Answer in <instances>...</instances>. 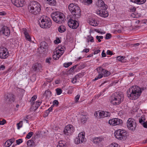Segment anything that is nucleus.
<instances>
[{
	"label": "nucleus",
	"mask_w": 147,
	"mask_h": 147,
	"mask_svg": "<svg viewBox=\"0 0 147 147\" xmlns=\"http://www.w3.org/2000/svg\"><path fill=\"white\" fill-rule=\"evenodd\" d=\"M145 89L146 88H140L138 86H133L127 91V96L130 99H136L141 95L142 91Z\"/></svg>",
	"instance_id": "nucleus-1"
},
{
	"label": "nucleus",
	"mask_w": 147,
	"mask_h": 147,
	"mask_svg": "<svg viewBox=\"0 0 147 147\" xmlns=\"http://www.w3.org/2000/svg\"><path fill=\"white\" fill-rule=\"evenodd\" d=\"M68 8L73 18L76 19L80 18L81 15V10L78 5L71 3L69 5Z\"/></svg>",
	"instance_id": "nucleus-2"
},
{
	"label": "nucleus",
	"mask_w": 147,
	"mask_h": 147,
	"mask_svg": "<svg viewBox=\"0 0 147 147\" xmlns=\"http://www.w3.org/2000/svg\"><path fill=\"white\" fill-rule=\"evenodd\" d=\"M28 9L30 13L34 15L39 14L41 11V6L37 2L33 1L30 2L28 6Z\"/></svg>",
	"instance_id": "nucleus-3"
},
{
	"label": "nucleus",
	"mask_w": 147,
	"mask_h": 147,
	"mask_svg": "<svg viewBox=\"0 0 147 147\" xmlns=\"http://www.w3.org/2000/svg\"><path fill=\"white\" fill-rule=\"evenodd\" d=\"M123 99L124 96L122 93L115 92L110 102L113 105H119L123 101Z\"/></svg>",
	"instance_id": "nucleus-4"
},
{
	"label": "nucleus",
	"mask_w": 147,
	"mask_h": 147,
	"mask_svg": "<svg viewBox=\"0 0 147 147\" xmlns=\"http://www.w3.org/2000/svg\"><path fill=\"white\" fill-rule=\"evenodd\" d=\"M51 17L53 20L56 23L61 24L64 22V15L60 12H55L52 13Z\"/></svg>",
	"instance_id": "nucleus-5"
},
{
	"label": "nucleus",
	"mask_w": 147,
	"mask_h": 147,
	"mask_svg": "<svg viewBox=\"0 0 147 147\" xmlns=\"http://www.w3.org/2000/svg\"><path fill=\"white\" fill-rule=\"evenodd\" d=\"M96 70L99 74L93 80V81H95L101 78L103 76L105 77H107L110 74L109 71L104 69L101 67H97L96 68Z\"/></svg>",
	"instance_id": "nucleus-6"
},
{
	"label": "nucleus",
	"mask_w": 147,
	"mask_h": 147,
	"mask_svg": "<svg viewBox=\"0 0 147 147\" xmlns=\"http://www.w3.org/2000/svg\"><path fill=\"white\" fill-rule=\"evenodd\" d=\"M114 135L117 139L123 140H125L127 137L126 131L124 129L117 130L114 133Z\"/></svg>",
	"instance_id": "nucleus-7"
},
{
	"label": "nucleus",
	"mask_w": 147,
	"mask_h": 147,
	"mask_svg": "<svg viewBox=\"0 0 147 147\" xmlns=\"http://www.w3.org/2000/svg\"><path fill=\"white\" fill-rule=\"evenodd\" d=\"M37 97V96L36 95H34L31 98L30 100V102L31 104V106L30 109L31 111H35L41 103V102L38 101H37L35 103L34 102Z\"/></svg>",
	"instance_id": "nucleus-8"
},
{
	"label": "nucleus",
	"mask_w": 147,
	"mask_h": 147,
	"mask_svg": "<svg viewBox=\"0 0 147 147\" xmlns=\"http://www.w3.org/2000/svg\"><path fill=\"white\" fill-rule=\"evenodd\" d=\"M40 26L42 28H49L51 26L52 22L49 18H47V19H42L40 22H39Z\"/></svg>",
	"instance_id": "nucleus-9"
},
{
	"label": "nucleus",
	"mask_w": 147,
	"mask_h": 147,
	"mask_svg": "<svg viewBox=\"0 0 147 147\" xmlns=\"http://www.w3.org/2000/svg\"><path fill=\"white\" fill-rule=\"evenodd\" d=\"M78 20L72 17V18H70L68 22V25L69 27L72 29H76L77 28L79 25V23L77 21Z\"/></svg>",
	"instance_id": "nucleus-10"
},
{
	"label": "nucleus",
	"mask_w": 147,
	"mask_h": 147,
	"mask_svg": "<svg viewBox=\"0 0 147 147\" xmlns=\"http://www.w3.org/2000/svg\"><path fill=\"white\" fill-rule=\"evenodd\" d=\"M127 126L129 129L134 131L136 126V121L133 118H129L127 121Z\"/></svg>",
	"instance_id": "nucleus-11"
},
{
	"label": "nucleus",
	"mask_w": 147,
	"mask_h": 147,
	"mask_svg": "<svg viewBox=\"0 0 147 147\" xmlns=\"http://www.w3.org/2000/svg\"><path fill=\"white\" fill-rule=\"evenodd\" d=\"M85 133L81 132L78 135V138H76L75 139L76 144H78L80 143H83L85 142Z\"/></svg>",
	"instance_id": "nucleus-12"
},
{
	"label": "nucleus",
	"mask_w": 147,
	"mask_h": 147,
	"mask_svg": "<svg viewBox=\"0 0 147 147\" xmlns=\"http://www.w3.org/2000/svg\"><path fill=\"white\" fill-rule=\"evenodd\" d=\"M8 55L9 53L6 48L4 47L0 48V58L6 59L8 57Z\"/></svg>",
	"instance_id": "nucleus-13"
},
{
	"label": "nucleus",
	"mask_w": 147,
	"mask_h": 147,
	"mask_svg": "<svg viewBox=\"0 0 147 147\" xmlns=\"http://www.w3.org/2000/svg\"><path fill=\"white\" fill-rule=\"evenodd\" d=\"M122 123V120L117 118H114L109 121V123L113 126L121 124Z\"/></svg>",
	"instance_id": "nucleus-14"
},
{
	"label": "nucleus",
	"mask_w": 147,
	"mask_h": 147,
	"mask_svg": "<svg viewBox=\"0 0 147 147\" xmlns=\"http://www.w3.org/2000/svg\"><path fill=\"white\" fill-rule=\"evenodd\" d=\"M5 99L6 102L8 103L14 102L15 99L14 95L11 93L8 94L5 96Z\"/></svg>",
	"instance_id": "nucleus-15"
},
{
	"label": "nucleus",
	"mask_w": 147,
	"mask_h": 147,
	"mask_svg": "<svg viewBox=\"0 0 147 147\" xmlns=\"http://www.w3.org/2000/svg\"><path fill=\"white\" fill-rule=\"evenodd\" d=\"M0 33L7 36L9 34L10 31L9 28L5 26H0Z\"/></svg>",
	"instance_id": "nucleus-16"
},
{
	"label": "nucleus",
	"mask_w": 147,
	"mask_h": 147,
	"mask_svg": "<svg viewBox=\"0 0 147 147\" xmlns=\"http://www.w3.org/2000/svg\"><path fill=\"white\" fill-rule=\"evenodd\" d=\"M11 1L17 7H23L25 2L24 0H11Z\"/></svg>",
	"instance_id": "nucleus-17"
},
{
	"label": "nucleus",
	"mask_w": 147,
	"mask_h": 147,
	"mask_svg": "<svg viewBox=\"0 0 147 147\" xmlns=\"http://www.w3.org/2000/svg\"><path fill=\"white\" fill-rule=\"evenodd\" d=\"M98 7H100L101 9H105L107 8V5L105 4L104 2L102 0H99L97 4Z\"/></svg>",
	"instance_id": "nucleus-18"
},
{
	"label": "nucleus",
	"mask_w": 147,
	"mask_h": 147,
	"mask_svg": "<svg viewBox=\"0 0 147 147\" xmlns=\"http://www.w3.org/2000/svg\"><path fill=\"white\" fill-rule=\"evenodd\" d=\"M97 11V13L100 16L105 18L107 17L108 16V12L105 10L106 9H101Z\"/></svg>",
	"instance_id": "nucleus-19"
},
{
	"label": "nucleus",
	"mask_w": 147,
	"mask_h": 147,
	"mask_svg": "<svg viewBox=\"0 0 147 147\" xmlns=\"http://www.w3.org/2000/svg\"><path fill=\"white\" fill-rule=\"evenodd\" d=\"M32 68L35 71H40L42 69V66L40 63H36L33 65Z\"/></svg>",
	"instance_id": "nucleus-20"
},
{
	"label": "nucleus",
	"mask_w": 147,
	"mask_h": 147,
	"mask_svg": "<svg viewBox=\"0 0 147 147\" xmlns=\"http://www.w3.org/2000/svg\"><path fill=\"white\" fill-rule=\"evenodd\" d=\"M27 30L26 29L23 28V31L24 33V34L25 38H26L27 40L30 42L31 41V38L28 32H27Z\"/></svg>",
	"instance_id": "nucleus-21"
},
{
	"label": "nucleus",
	"mask_w": 147,
	"mask_h": 147,
	"mask_svg": "<svg viewBox=\"0 0 147 147\" xmlns=\"http://www.w3.org/2000/svg\"><path fill=\"white\" fill-rule=\"evenodd\" d=\"M35 139V138L32 137L31 140H29L27 142V145L28 146L30 147H32L34 146L35 143L34 141Z\"/></svg>",
	"instance_id": "nucleus-22"
},
{
	"label": "nucleus",
	"mask_w": 147,
	"mask_h": 147,
	"mask_svg": "<svg viewBox=\"0 0 147 147\" xmlns=\"http://www.w3.org/2000/svg\"><path fill=\"white\" fill-rule=\"evenodd\" d=\"M67 144L65 141L61 140L58 142V144L57 147H67Z\"/></svg>",
	"instance_id": "nucleus-23"
},
{
	"label": "nucleus",
	"mask_w": 147,
	"mask_h": 147,
	"mask_svg": "<svg viewBox=\"0 0 147 147\" xmlns=\"http://www.w3.org/2000/svg\"><path fill=\"white\" fill-rule=\"evenodd\" d=\"M46 3L52 6H55L56 4L55 0H45Z\"/></svg>",
	"instance_id": "nucleus-24"
},
{
	"label": "nucleus",
	"mask_w": 147,
	"mask_h": 147,
	"mask_svg": "<svg viewBox=\"0 0 147 147\" xmlns=\"http://www.w3.org/2000/svg\"><path fill=\"white\" fill-rule=\"evenodd\" d=\"M41 48L47 49L48 47V45L45 41H43L40 42V44Z\"/></svg>",
	"instance_id": "nucleus-25"
},
{
	"label": "nucleus",
	"mask_w": 147,
	"mask_h": 147,
	"mask_svg": "<svg viewBox=\"0 0 147 147\" xmlns=\"http://www.w3.org/2000/svg\"><path fill=\"white\" fill-rule=\"evenodd\" d=\"M133 2L139 4H142L145 3L146 0H130Z\"/></svg>",
	"instance_id": "nucleus-26"
},
{
	"label": "nucleus",
	"mask_w": 147,
	"mask_h": 147,
	"mask_svg": "<svg viewBox=\"0 0 147 147\" xmlns=\"http://www.w3.org/2000/svg\"><path fill=\"white\" fill-rule=\"evenodd\" d=\"M89 23L90 24L93 26H96L98 25L94 19H90L89 20Z\"/></svg>",
	"instance_id": "nucleus-27"
},
{
	"label": "nucleus",
	"mask_w": 147,
	"mask_h": 147,
	"mask_svg": "<svg viewBox=\"0 0 147 147\" xmlns=\"http://www.w3.org/2000/svg\"><path fill=\"white\" fill-rule=\"evenodd\" d=\"M103 138L100 137L95 138L93 139V142L94 143L97 144L99 142L102 141Z\"/></svg>",
	"instance_id": "nucleus-28"
},
{
	"label": "nucleus",
	"mask_w": 147,
	"mask_h": 147,
	"mask_svg": "<svg viewBox=\"0 0 147 147\" xmlns=\"http://www.w3.org/2000/svg\"><path fill=\"white\" fill-rule=\"evenodd\" d=\"M65 28L63 26H61L59 27L58 28V31L61 33H62L65 31Z\"/></svg>",
	"instance_id": "nucleus-29"
},
{
	"label": "nucleus",
	"mask_w": 147,
	"mask_h": 147,
	"mask_svg": "<svg viewBox=\"0 0 147 147\" xmlns=\"http://www.w3.org/2000/svg\"><path fill=\"white\" fill-rule=\"evenodd\" d=\"M64 133L65 134L67 135H71L73 132V129L70 130H64Z\"/></svg>",
	"instance_id": "nucleus-30"
},
{
	"label": "nucleus",
	"mask_w": 147,
	"mask_h": 147,
	"mask_svg": "<svg viewBox=\"0 0 147 147\" xmlns=\"http://www.w3.org/2000/svg\"><path fill=\"white\" fill-rule=\"evenodd\" d=\"M117 60L121 62H124L125 61V57L121 56H119L117 57Z\"/></svg>",
	"instance_id": "nucleus-31"
},
{
	"label": "nucleus",
	"mask_w": 147,
	"mask_h": 147,
	"mask_svg": "<svg viewBox=\"0 0 147 147\" xmlns=\"http://www.w3.org/2000/svg\"><path fill=\"white\" fill-rule=\"evenodd\" d=\"M87 119L86 118V116L84 115H82L81 117V121L82 122L85 123L87 121Z\"/></svg>",
	"instance_id": "nucleus-32"
},
{
	"label": "nucleus",
	"mask_w": 147,
	"mask_h": 147,
	"mask_svg": "<svg viewBox=\"0 0 147 147\" xmlns=\"http://www.w3.org/2000/svg\"><path fill=\"white\" fill-rule=\"evenodd\" d=\"M51 92L49 90H47L45 91V95L46 96V97H47L48 96H51Z\"/></svg>",
	"instance_id": "nucleus-33"
},
{
	"label": "nucleus",
	"mask_w": 147,
	"mask_h": 147,
	"mask_svg": "<svg viewBox=\"0 0 147 147\" xmlns=\"http://www.w3.org/2000/svg\"><path fill=\"white\" fill-rule=\"evenodd\" d=\"M88 37H89V38L87 39V42H88L89 41H90L91 42H94V38L93 37L91 36H88Z\"/></svg>",
	"instance_id": "nucleus-34"
},
{
	"label": "nucleus",
	"mask_w": 147,
	"mask_h": 147,
	"mask_svg": "<svg viewBox=\"0 0 147 147\" xmlns=\"http://www.w3.org/2000/svg\"><path fill=\"white\" fill-rule=\"evenodd\" d=\"M11 144L10 141L8 140L5 142V145L6 147H9Z\"/></svg>",
	"instance_id": "nucleus-35"
},
{
	"label": "nucleus",
	"mask_w": 147,
	"mask_h": 147,
	"mask_svg": "<svg viewBox=\"0 0 147 147\" xmlns=\"http://www.w3.org/2000/svg\"><path fill=\"white\" fill-rule=\"evenodd\" d=\"M22 121H20L19 123L17 124V126L18 129H19L22 126Z\"/></svg>",
	"instance_id": "nucleus-36"
},
{
	"label": "nucleus",
	"mask_w": 147,
	"mask_h": 147,
	"mask_svg": "<svg viewBox=\"0 0 147 147\" xmlns=\"http://www.w3.org/2000/svg\"><path fill=\"white\" fill-rule=\"evenodd\" d=\"M144 120H145V118H144V117L142 116H141L140 118L139 119V121L140 123L142 125L143 123L144 122Z\"/></svg>",
	"instance_id": "nucleus-37"
},
{
	"label": "nucleus",
	"mask_w": 147,
	"mask_h": 147,
	"mask_svg": "<svg viewBox=\"0 0 147 147\" xmlns=\"http://www.w3.org/2000/svg\"><path fill=\"white\" fill-rule=\"evenodd\" d=\"M33 134V133L32 131L28 133L27 135L26 138L28 139H30L32 136Z\"/></svg>",
	"instance_id": "nucleus-38"
},
{
	"label": "nucleus",
	"mask_w": 147,
	"mask_h": 147,
	"mask_svg": "<svg viewBox=\"0 0 147 147\" xmlns=\"http://www.w3.org/2000/svg\"><path fill=\"white\" fill-rule=\"evenodd\" d=\"M105 111H102L99 112V117L100 118H103L104 117Z\"/></svg>",
	"instance_id": "nucleus-39"
},
{
	"label": "nucleus",
	"mask_w": 147,
	"mask_h": 147,
	"mask_svg": "<svg viewBox=\"0 0 147 147\" xmlns=\"http://www.w3.org/2000/svg\"><path fill=\"white\" fill-rule=\"evenodd\" d=\"M72 125H68L66 126L65 127L64 130H70L73 129V128H72Z\"/></svg>",
	"instance_id": "nucleus-40"
},
{
	"label": "nucleus",
	"mask_w": 147,
	"mask_h": 147,
	"mask_svg": "<svg viewBox=\"0 0 147 147\" xmlns=\"http://www.w3.org/2000/svg\"><path fill=\"white\" fill-rule=\"evenodd\" d=\"M72 62H68V63H65L63 64V66L65 67H68L70 65L72 64Z\"/></svg>",
	"instance_id": "nucleus-41"
},
{
	"label": "nucleus",
	"mask_w": 147,
	"mask_h": 147,
	"mask_svg": "<svg viewBox=\"0 0 147 147\" xmlns=\"http://www.w3.org/2000/svg\"><path fill=\"white\" fill-rule=\"evenodd\" d=\"M56 91L58 95L60 94L62 92V90L60 88H57L56 89Z\"/></svg>",
	"instance_id": "nucleus-42"
},
{
	"label": "nucleus",
	"mask_w": 147,
	"mask_h": 147,
	"mask_svg": "<svg viewBox=\"0 0 147 147\" xmlns=\"http://www.w3.org/2000/svg\"><path fill=\"white\" fill-rule=\"evenodd\" d=\"M52 58L51 57H49V58H46V63H48L49 64H51V61L52 60Z\"/></svg>",
	"instance_id": "nucleus-43"
},
{
	"label": "nucleus",
	"mask_w": 147,
	"mask_h": 147,
	"mask_svg": "<svg viewBox=\"0 0 147 147\" xmlns=\"http://www.w3.org/2000/svg\"><path fill=\"white\" fill-rule=\"evenodd\" d=\"M53 58L54 60H57L59 58L58 56L57 55L54 54L53 53Z\"/></svg>",
	"instance_id": "nucleus-44"
},
{
	"label": "nucleus",
	"mask_w": 147,
	"mask_h": 147,
	"mask_svg": "<svg viewBox=\"0 0 147 147\" xmlns=\"http://www.w3.org/2000/svg\"><path fill=\"white\" fill-rule=\"evenodd\" d=\"M118 144L115 143H113L110 145V147H118Z\"/></svg>",
	"instance_id": "nucleus-45"
},
{
	"label": "nucleus",
	"mask_w": 147,
	"mask_h": 147,
	"mask_svg": "<svg viewBox=\"0 0 147 147\" xmlns=\"http://www.w3.org/2000/svg\"><path fill=\"white\" fill-rule=\"evenodd\" d=\"M104 115V117H110L111 115V113L108 111H105V112Z\"/></svg>",
	"instance_id": "nucleus-46"
},
{
	"label": "nucleus",
	"mask_w": 147,
	"mask_h": 147,
	"mask_svg": "<svg viewBox=\"0 0 147 147\" xmlns=\"http://www.w3.org/2000/svg\"><path fill=\"white\" fill-rule=\"evenodd\" d=\"M111 37V35L110 33H107L106 35L105 38L106 39H110Z\"/></svg>",
	"instance_id": "nucleus-47"
},
{
	"label": "nucleus",
	"mask_w": 147,
	"mask_h": 147,
	"mask_svg": "<svg viewBox=\"0 0 147 147\" xmlns=\"http://www.w3.org/2000/svg\"><path fill=\"white\" fill-rule=\"evenodd\" d=\"M59 104V102L58 100H55L53 102V105H53L54 106V105H55L56 106H57Z\"/></svg>",
	"instance_id": "nucleus-48"
},
{
	"label": "nucleus",
	"mask_w": 147,
	"mask_h": 147,
	"mask_svg": "<svg viewBox=\"0 0 147 147\" xmlns=\"http://www.w3.org/2000/svg\"><path fill=\"white\" fill-rule=\"evenodd\" d=\"M78 76L77 75L75 77H74L73 79L72 80H71V82L75 84L76 83L77 81V76Z\"/></svg>",
	"instance_id": "nucleus-49"
},
{
	"label": "nucleus",
	"mask_w": 147,
	"mask_h": 147,
	"mask_svg": "<svg viewBox=\"0 0 147 147\" xmlns=\"http://www.w3.org/2000/svg\"><path fill=\"white\" fill-rule=\"evenodd\" d=\"M79 65L78 64H77L76 65H75L73 66L72 67H71L70 69V70L71 71H73L74 69L76 68L77 67V66H78V65Z\"/></svg>",
	"instance_id": "nucleus-50"
},
{
	"label": "nucleus",
	"mask_w": 147,
	"mask_h": 147,
	"mask_svg": "<svg viewBox=\"0 0 147 147\" xmlns=\"http://www.w3.org/2000/svg\"><path fill=\"white\" fill-rule=\"evenodd\" d=\"M6 123V121L5 119H3L2 121H0V125H3Z\"/></svg>",
	"instance_id": "nucleus-51"
},
{
	"label": "nucleus",
	"mask_w": 147,
	"mask_h": 147,
	"mask_svg": "<svg viewBox=\"0 0 147 147\" xmlns=\"http://www.w3.org/2000/svg\"><path fill=\"white\" fill-rule=\"evenodd\" d=\"M59 52V50L58 49V50H56L55 51H54L53 53L54 54L57 55V56H59L60 55Z\"/></svg>",
	"instance_id": "nucleus-52"
},
{
	"label": "nucleus",
	"mask_w": 147,
	"mask_h": 147,
	"mask_svg": "<svg viewBox=\"0 0 147 147\" xmlns=\"http://www.w3.org/2000/svg\"><path fill=\"white\" fill-rule=\"evenodd\" d=\"M130 17L131 18H137L138 16V15L137 14H135L134 13H131V16H130Z\"/></svg>",
	"instance_id": "nucleus-53"
},
{
	"label": "nucleus",
	"mask_w": 147,
	"mask_h": 147,
	"mask_svg": "<svg viewBox=\"0 0 147 147\" xmlns=\"http://www.w3.org/2000/svg\"><path fill=\"white\" fill-rule=\"evenodd\" d=\"M23 142V141L22 139H19L18 140H16V143L17 144H20Z\"/></svg>",
	"instance_id": "nucleus-54"
},
{
	"label": "nucleus",
	"mask_w": 147,
	"mask_h": 147,
	"mask_svg": "<svg viewBox=\"0 0 147 147\" xmlns=\"http://www.w3.org/2000/svg\"><path fill=\"white\" fill-rule=\"evenodd\" d=\"M80 97V95H77L75 97V101L76 102H77L79 100Z\"/></svg>",
	"instance_id": "nucleus-55"
},
{
	"label": "nucleus",
	"mask_w": 147,
	"mask_h": 147,
	"mask_svg": "<svg viewBox=\"0 0 147 147\" xmlns=\"http://www.w3.org/2000/svg\"><path fill=\"white\" fill-rule=\"evenodd\" d=\"M107 55H111L113 54V52L109 50H108L107 51Z\"/></svg>",
	"instance_id": "nucleus-56"
},
{
	"label": "nucleus",
	"mask_w": 147,
	"mask_h": 147,
	"mask_svg": "<svg viewBox=\"0 0 147 147\" xmlns=\"http://www.w3.org/2000/svg\"><path fill=\"white\" fill-rule=\"evenodd\" d=\"M142 125L144 127L147 128V121L144 122L143 123Z\"/></svg>",
	"instance_id": "nucleus-57"
},
{
	"label": "nucleus",
	"mask_w": 147,
	"mask_h": 147,
	"mask_svg": "<svg viewBox=\"0 0 147 147\" xmlns=\"http://www.w3.org/2000/svg\"><path fill=\"white\" fill-rule=\"evenodd\" d=\"M54 42L55 44H57L60 43V39L58 38L56 40H55Z\"/></svg>",
	"instance_id": "nucleus-58"
},
{
	"label": "nucleus",
	"mask_w": 147,
	"mask_h": 147,
	"mask_svg": "<svg viewBox=\"0 0 147 147\" xmlns=\"http://www.w3.org/2000/svg\"><path fill=\"white\" fill-rule=\"evenodd\" d=\"M102 57H106V53H105V50H103L102 53Z\"/></svg>",
	"instance_id": "nucleus-59"
},
{
	"label": "nucleus",
	"mask_w": 147,
	"mask_h": 147,
	"mask_svg": "<svg viewBox=\"0 0 147 147\" xmlns=\"http://www.w3.org/2000/svg\"><path fill=\"white\" fill-rule=\"evenodd\" d=\"M92 2V0H87L86 1V3L88 4H90Z\"/></svg>",
	"instance_id": "nucleus-60"
},
{
	"label": "nucleus",
	"mask_w": 147,
	"mask_h": 147,
	"mask_svg": "<svg viewBox=\"0 0 147 147\" xmlns=\"http://www.w3.org/2000/svg\"><path fill=\"white\" fill-rule=\"evenodd\" d=\"M5 68V66L3 65H2L0 66V71L3 70Z\"/></svg>",
	"instance_id": "nucleus-61"
},
{
	"label": "nucleus",
	"mask_w": 147,
	"mask_h": 147,
	"mask_svg": "<svg viewBox=\"0 0 147 147\" xmlns=\"http://www.w3.org/2000/svg\"><path fill=\"white\" fill-rule=\"evenodd\" d=\"M54 107L53 105H52L51 106V107H50L49 109L47 110V111L49 112H51L52 111L53 108Z\"/></svg>",
	"instance_id": "nucleus-62"
},
{
	"label": "nucleus",
	"mask_w": 147,
	"mask_h": 147,
	"mask_svg": "<svg viewBox=\"0 0 147 147\" xmlns=\"http://www.w3.org/2000/svg\"><path fill=\"white\" fill-rule=\"evenodd\" d=\"M89 51V49H85L83 50L82 51V52H85L86 53H87Z\"/></svg>",
	"instance_id": "nucleus-63"
},
{
	"label": "nucleus",
	"mask_w": 147,
	"mask_h": 147,
	"mask_svg": "<svg viewBox=\"0 0 147 147\" xmlns=\"http://www.w3.org/2000/svg\"><path fill=\"white\" fill-rule=\"evenodd\" d=\"M100 51V50L99 49L96 50L94 51V55L97 54L98 53H99Z\"/></svg>",
	"instance_id": "nucleus-64"
}]
</instances>
